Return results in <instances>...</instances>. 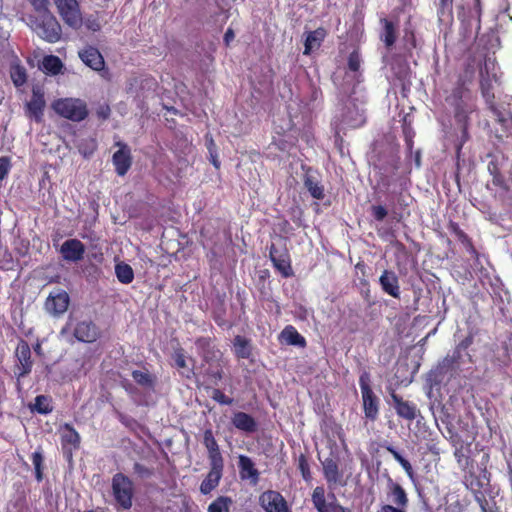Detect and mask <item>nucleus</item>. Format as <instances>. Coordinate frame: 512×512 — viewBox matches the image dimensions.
I'll return each mask as SVG.
<instances>
[{"instance_id":"obj_1","label":"nucleus","mask_w":512,"mask_h":512,"mask_svg":"<svg viewBox=\"0 0 512 512\" xmlns=\"http://www.w3.org/2000/svg\"><path fill=\"white\" fill-rule=\"evenodd\" d=\"M480 80V92L487 105V108L495 116L496 121L505 128L512 126V119L510 116L505 115L500 111L495 102V93L493 82L499 83V77L495 72V63L490 59L484 61L483 67L480 68L479 72Z\"/></svg>"},{"instance_id":"obj_2","label":"nucleus","mask_w":512,"mask_h":512,"mask_svg":"<svg viewBox=\"0 0 512 512\" xmlns=\"http://www.w3.org/2000/svg\"><path fill=\"white\" fill-rule=\"evenodd\" d=\"M60 335L82 343H94L101 336L100 328L90 319L79 320L70 315L60 330Z\"/></svg>"},{"instance_id":"obj_3","label":"nucleus","mask_w":512,"mask_h":512,"mask_svg":"<svg viewBox=\"0 0 512 512\" xmlns=\"http://www.w3.org/2000/svg\"><path fill=\"white\" fill-rule=\"evenodd\" d=\"M24 20L43 40L49 43H56L61 39V25L51 12L41 16L26 15Z\"/></svg>"},{"instance_id":"obj_4","label":"nucleus","mask_w":512,"mask_h":512,"mask_svg":"<svg viewBox=\"0 0 512 512\" xmlns=\"http://www.w3.org/2000/svg\"><path fill=\"white\" fill-rule=\"evenodd\" d=\"M54 111L61 117L73 122H80L88 116L86 103L78 98H61L54 101Z\"/></svg>"},{"instance_id":"obj_5","label":"nucleus","mask_w":512,"mask_h":512,"mask_svg":"<svg viewBox=\"0 0 512 512\" xmlns=\"http://www.w3.org/2000/svg\"><path fill=\"white\" fill-rule=\"evenodd\" d=\"M472 58L465 66L463 74H460L455 82L450 94L446 96L445 101L451 106L467 105L464 101L465 96L469 93L468 85L472 82L475 74Z\"/></svg>"},{"instance_id":"obj_6","label":"nucleus","mask_w":512,"mask_h":512,"mask_svg":"<svg viewBox=\"0 0 512 512\" xmlns=\"http://www.w3.org/2000/svg\"><path fill=\"white\" fill-rule=\"evenodd\" d=\"M112 493L119 508L128 510L132 507L134 487L132 480L123 473H116L112 478Z\"/></svg>"},{"instance_id":"obj_7","label":"nucleus","mask_w":512,"mask_h":512,"mask_svg":"<svg viewBox=\"0 0 512 512\" xmlns=\"http://www.w3.org/2000/svg\"><path fill=\"white\" fill-rule=\"evenodd\" d=\"M370 382L371 378L369 372H362L359 377V386L362 394L363 411L366 418L374 421L379 414V399L374 394Z\"/></svg>"},{"instance_id":"obj_8","label":"nucleus","mask_w":512,"mask_h":512,"mask_svg":"<svg viewBox=\"0 0 512 512\" xmlns=\"http://www.w3.org/2000/svg\"><path fill=\"white\" fill-rule=\"evenodd\" d=\"M311 502L317 512H353L342 506L334 493L326 494L324 486H316L311 493Z\"/></svg>"},{"instance_id":"obj_9","label":"nucleus","mask_w":512,"mask_h":512,"mask_svg":"<svg viewBox=\"0 0 512 512\" xmlns=\"http://www.w3.org/2000/svg\"><path fill=\"white\" fill-rule=\"evenodd\" d=\"M53 2L67 26L76 30L82 27L83 16L78 0H53Z\"/></svg>"},{"instance_id":"obj_10","label":"nucleus","mask_w":512,"mask_h":512,"mask_svg":"<svg viewBox=\"0 0 512 512\" xmlns=\"http://www.w3.org/2000/svg\"><path fill=\"white\" fill-rule=\"evenodd\" d=\"M454 111V120L456 125L461 130V135L456 143V157L459 159L463 145L469 140V125H470V114L472 109L468 105H460L452 107Z\"/></svg>"},{"instance_id":"obj_11","label":"nucleus","mask_w":512,"mask_h":512,"mask_svg":"<svg viewBox=\"0 0 512 512\" xmlns=\"http://www.w3.org/2000/svg\"><path fill=\"white\" fill-rule=\"evenodd\" d=\"M15 376L18 380L29 375L33 368L31 349L27 341L20 339L15 350Z\"/></svg>"},{"instance_id":"obj_12","label":"nucleus","mask_w":512,"mask_h":512,"mask_svg":"<svg viewBox=\"0 0 512 512\" xmlns=\"http://www.w3.org/2000/svg\"><path fill=\"white\" fill-rule=\"evenodd\" d=\"M70 304L69 294L63 289H56L48 295L44 303V309L54 317L63 315Z\"/></svg>"},{"instance_id":"obj_13","label":"nucleus","mask_w":512,"mask_h":512,"mask_svg":"<svg viewBox=\"0 0 512 512\" xmlns=\"http://www.w3.org/2000/svg\"><path fill=\"white\" fill-rule=\"evenodd\" d=\"M259 504L265 512H291L287 500L276 490H266L261 493Z\"/></svg>"},{"instance_id":"obj_14","label":"nucleus","mask_w":512,"mask_h":512,"mask_svg":"<svg viewBox=\"0 0 512 512\" xmlns=\"http://www.w3.org/2000/svg\"><path fill=\"white\" fill-rule=\"evenodd\" d=\"M269 257L273 266L282 277L289 278L294 275L290 254L286 247L278 249L275 244L272 243L269 248Z\"/></svg>"},{"instance_id":"obj_15","label":"nucleus","mask_w":512,"mask_h":512,"mask_svg":"<svg viewBox=\"0 0 512 512\" xmlns=\"http://www.w3.org/2000/svg\"><path fill=\"white\" fill-rule=\"evenodd\" d=\"M323 475L329 489H335L337 486L347 485V479L344 478L343 471L340 469L338 461L332 457L326 458L322 462Z\"/></svg>"},{"instance_id":"obj_16","label":"nucleus","mask_w":512,"mask_h":512,"mask_svg":"<svg viewBox=\"0 0 512 512\" xmlns=\"http://www.w3.org/2000/svg\"><path fill=\"white\" fill-rule=\"evenodd\" d=\"M195 346L204 363L223 362V354L216 347L214 338L198 337L195 340Z\"/></svg>"},{"instance_id":"obj_17","label":"nucleus","mask_w":512,"mask_h":512,"mask_svg":"<svg viewBox=\"0 0 512 512\" xmlns=\"http://www.w3.org/2000/svg\"><path fill=\"white\" fill-rule=\"evenodd\" d=\"M481 15V0H474L473 7L469 8L468 11L464 13L463 18H461L465 36H470L473 28L475 29L476 35L479 33L481 29Z\"/></svg>"},{"instance_id":"obj_18","label":"nucleus","mask_w":512,"mask_h":512,"mask_svg":"<svg viewBox=\"0 0 512 512\" xmlns=\"http://www.w3.org/2000/svg\"><path fill=\"white\" fill-rule=\"evenodd\" d=\"M390 397L393 401V406L396 414L407 421H413L420 413L417 405L414 402L404 400L398 395L394 389H390Z\"/></svg>"},{"instance_id":"obj_19","label":"nucleus","mask_w":512,"mask_h":512,"mask_svg":"<svg viewBox=\"0 0 512 512\" xmlns=\"http://www.w3.org/2000/svg\"><path fill=\"white\" fill-rule=\"evenodd\" d=\"M45 106L44 93L40 89L34 88L30 101L25 104V114L28 118L40 123L43 120Z\"/></svg>"},{"instance_id":"obj_20","label":"nucleus","mask_w":512,"mask_h":512,"mask_svg":"<svg viewBox=\"0 0 512 512\" xmlns=\"http://www.w3.org/2000/svg\"><path fill=\"white\" fill-rule=\"evenodd\" d=\"M210 470L200 484V492L204 495L210 494L216 489L223 475L224 462H209Z\"/></svg>"},{"instance_id":"obj_21","label":"nucleus","mask_w":512,"mask_h":512,"mask_svg":"<svg viewBox=\"0 0 512 512\" xmlns=\"http://www.w3.org/2000/svg\"><path fill=\"white\" fill-rule=\"evenodd\" d=\"M119 149L114 152L112 162L115 167V171L119 176L127 174L132 165L131 150L127 144L118 142Z\"/></svg>"},{"instance_id":"obj_22","label":"nucleus","mask_w":512,"mask_h":512,"mask_svg":"<svg viewBox=\"0 0 512 512\" xmlns=\"http://www.w3.org/2000/svg\"><path fill=\"white\" fill-rule=\"evenodd\" d=\"M60 253L65 261L78 262L84 257L85 245L79 239H68L61 245Z\"/></svg>"},{"instance_id":"obj_23","label":"nucleus","mask_w":512,"mask_h":512,"mask_svg":"<svg viewBox=\"0 0 512 512\" xmlns=\"http://www.w3.org/2000/svg\"><path fill=\"white\" fill-rule=\"evenodd\" d=\"M62 429V449L64 454H67L68 457L71 458L73 451L79 449L80 447L81 437L79 433L75 430V428L69 423H65Z\"/></svg>"},{"instance_id":"obj_24","label":"nucleus","mask_w":512,"mask_h":512,"mask_svg":"<svg viewBox=\"0 0 512 512\" xmlns=\"http://www.w3.org/2000/svg\"><path fill=\"white\" fill-rule=\"evenodd\" d=\"M81 61L92 70H102L105 60L98 48L87 45L78 52Z\"/></svg>"},{"instance_id":"obj_25","label":"nucleus","mask_w":512,"mask_h":512,"mask_svg":"<svg viewBox=\"0 0 512 512\" xmlns=\"http://www.w3.org/2000/svg\"><path fill=\"white\" fill-rule=\"evenodd\" d=\"M379 284L384 293L396 299L400 298L399 279L394 271L385 269L379 277Z\"/></svg>"},{"instance_id":"obj_26","label":"nucleus","mask_w":512,"mask_h":512,"mask_svg":"<svg viewBox=\"0 0 512 512\" xmlns=\"http://www.w3.org/2000/svg\"><path fill=\"white\" fill-rule=\"evenodd\" d=\"M387 497L392 503L391 505L408 507L409 498L406 490L391 478L387 483Z\"/></svg>"},{"instance_id":"obj_27","label":"nucleus","mask_w":512,"mask_h":512,"mask_svg":"<svg viewBox=\"0 0 512 512\" xmlns=\"http://www.w3.org/2000/svg\"><path fill=\"white\" fill-rule=\"evenodd\" d=\"M231 423L236 429L248 434L256 432L258 428L255 418L242 411L233 413Z\"/></svg>"},{"instance_id":"obj_28","label":"nucleus","mask_w":512,"mask_h":512,"mask_svg":"<svg viewBox=\"0 0 512 512\" xmlns=\"http://www.w3.org/2000/svg\"><path fill=\"white\" fill-rule=\"evenodd\" d=\"M239 475L242 480H251L253 484L259 481V471L255 468L252 459L246 455H240L238 458Z\"/></svg>"},{"instance_id":"obj_29","label":"nucleus","mask_w":512,"mask_h":512,"mask_svg":"<svg viewBox=\"0 0 512 512\" xmlns=\"http://www.w3.org/2000/svg\"><path fill=\"white\" fill-rule=\"evenodd\" d=\"M448 230L455 235L456 239L465 247L466 251L475 259H478L479 253L475 248L471 238L460 228L459 224L450 220Z\"/></svg>"},{"instance_id":"obj_30","label":"nucleus","mask_w":512,"mask_h":512,"mask_svg":"<svg viewBox=\"0 0 512 512\" xmlns=\"http://www.w3.org/2000/svg\"><path fill=\"white\" fill-rule=\"evenodd\" d=\"M203 445L207 449L209 462H224L220 447L214 437L212 429L203 433Z\"/></svg>"},{"instance_id":"obj_31","label":"nucleus","mask_w":512,"mask_h":512,"mask_svg":"<svg viewBox=\"0 0 512 512\" xmlns=\"http://www.w3.org/2000/svg\"><path fill=\"white\" fill-rule=\"evenodd\" d=\"M279 341L287 345L304 348L307 345L306 339L292 325H287L279 335Z\"/></svg>"},{"instance_id":"obj_32","label":"nucleus","mask_w":512,"mask_h":512,"mask_svg":"<svg viewBox=\"0 0 512 512\" xmlns=\"http://www.w3.org/2000/svg\"><path fill=\"white\" fill-rule=\"evenodd\" d=\"M326 37V30L319 27L314 31L306 33L304 41V54L309 55L314 49H318Z\"/></svg>"},{"instance_id":"obj_33","label":"nucleus","mask_w":512,"mask_h":512,"mask_svg":"<svg viewBox=\"0 0 512 512\" xmlns=\"http://www.w3.org/2000/svg\"><path fill=\"white\" fill-rule=\"evenodd\" d=\"M133 380L145 389H154L157 377L151 373L147 368L143 370H133L131 373Z\"/></svg>"},{"instance_id":"obj_34","label":"nucleus","mask_w":512,"mask_h":512,"mask_svg":"<svg viewBox=\"0 0 512 512\" xmlns=\"http://www.w3.org/2000/svg\"><path fill=\"white\" fill-rule=\"evenodd\" d=\"M234 354L238 359H248L252 355L251 340L237 335L233 340Z\"/></svg>"},{"instance_id":"obj_35","label":"nucleus","mask_w":512,"mask_h":512,"mask_svg":"<svg viewBox=\"0 0 512 512\" xmlns=\"http://www.w3.org/2000/svg\"><path fill=\"white\" fill-rule=\"evenodd\" d=\"M208 366L204 369V376L214 385L223 379L224 371L222 362H206Z\"/></svg>"},{"instance_id":"obj_36","label":"nucleus","mask_w":512,"mask_h":512,"mask_svg":"<svg viewBox=\"0 0 512 512\" xmlns=\"http://www.w3.org/2000/svg\"><path fill=\"white\" fill-rule=\"evenodd\" d=\"M172 358L177 369L181 370L180 373L183 377L190 379L194 374L193 369L187 366L186 356L183 348L175 349Z\"/></svg>"},{"instance_id":"obj_37","label":"nucleus","mask_w":512,"mask_h":512,"mask_svg":"<svg viewBox=\"0 0 512 512\" xmlns=\"http://www.w3.org/2000/svg\"><path fill=\"white\" fill-rule=\"evenodd\" d=\"M10 78L15 87L19 88L27 82L26 68L19 62H13L10 65Z\"/></svg>"},{"instance_id":"obj_38","label":"nucleus","mask_w":512,"mask_h":512,"mask_svg":"<svg viewBox=\"0 0 512 512\" xmlns=\"http://www.w3.org/2000/svg\"><path fill=\"white\" fill-rule=\"evenodd\" d=\"M381 23L383 25V33L381 35V39L385 46L390 48L396 42V26L392 21L386 18L381 19Z\"/></svg>"},{"instance_id":"obj_39","label":"nucleus","mask_w":512,"mask_h":512,"mask_svg":"<svg viewBox=\"0 0 512 512\" xmlns=\"http://www.w3.org/2000/svg\"><path fill=\"white\" fill-rule=\"evenodd\" d=\"M304 186L314 199L322 200L325 197L323 185L314 177L309 175L305 176Z\"/></svg>"},{"instance_id":"obj_40","label":"nucleus","mask_w":512,"mask_h":512,"mask_svg":"<svg viewBox=\"0 0 512 512\" xmlns=\"http://www.w3.org/2000/svg\"><path fill=\"white\" fill-rule=\"evenodd\" d=\"M115 274L118 281L122 284H130L134 280V271L132 267L125 262H120L115 265Z\"/></svg>"},{"instance_id":"obj_41","label":"nucleus","mask_w":512,"mask_h":512,"mask_svg":"<svg viewBox=\"0 0 512 512\" xmlns=\"http://www.w3.org/2000/svg\"><path fill=\"white\" fill-rule=\"evenodd\" d=\"M43 69L52 75H57L63 68V63L59 57L54 55L45 56L42 62Z\"/></svg>"},{"instance_id":"obj_42","label":"nucleus","mask_w":512,"mask_h":512,"mask_svg":"<svg viewBox=\"0 0 512 512\" xmlns=\"http://www.w3.org/2000/svg\"><path fill=\"white\" fill-rule=\"evenodd\" d=\"M232 503L233 501L230 497L219 496L209 504L207 512H230Z\"/></svg>"},{"instance_id":"obj_43","label":"nucleus","mask_w":512,"mask_h":512,"mask_svg":"<svg viewBox=\"0 0 512 512\" xmlns=\"http://www.w3.org/2000/svg\"><path fill=\"white\" fill-rule=\"evenodd\" d=\"M51 398L45 395H38L35 398V402L32 406V410L39 414L47 415L52 412L53 406L51 404Z\"/></svg>"},{"instance_id":"obj_44","label":"nucleus","mask_w":512,"mask_h":512,"mask_svg":"<svg viewBox=\"0 0 512 512\" xmlns=\"http://www.w3.org/2000/svg\"><path fill=\"white\" fill-rule=\"evenodd\" d=\"M385 448L405 470L408 477L413 480L414 470L411 463L407 459H405L393 446L387 445Z\"/></svg>"},{"instance_id":"obj_45","label":"nucleus","mask_w":512,"mask_h":512,"mask_svg":"<svg viewBox=\"0 0 512 512\" xmlns=\"http://www.w3.org/2000/svg\"><path fill=\"white\" fill-rule=\"evenodd\" d=\"M463 350H458V346H456L453 350V353L452 355H447L442 363H441V368L442 369H445V371H448L450 369H452L455 365H458L462 362V358H463Z\"/></svg>"},{"instance_id":"obj_46","label":"nucleus","mask_w":512,"mask_h":512,"mask_svg":"<svg viewBox=\"0 0 512 512\" xmlns=\"http://www.w3.org/2000/svg\"><path fill=\"white\" fill-rule=\"evenodd\" d=\"M31 460L34 465L35 478L38 482H41L43 480V469H44V466H43L44 456H43L41 447H39L37 451L32 453Z\"/></svg>"},{"instance_id":"obj_47","label":"nucleus","mask_w":512,"mask_h":512,"mask_svg":"<svg viewBox=\"0 0 512 512\" xmlns=\"http://www.w3.org/2000/svg\"><path fill=\"white\" fill-rule=\"evenodd\" d=\"M297 467L301 473L303 480L305 482H311L313 477L307 455L301 453L298 456Z\"/></svg>"},{"instance_id":"obj_48","label":"nucleus","mask_w":512,"mask_h":512,"mask_svg":"<svg viewBox=\"0 0 512 512\" xmlns=\"http://www.w3.org/2000/svg\"><path fill=\"white\" fill-rule=\"evenodd\" d=\"M464 483L473 494L481 492L484 487L483 481L474 472H470L467 476H465Z\"/></svg>"},{"instance_id":"obj_49","label":"nucleus","mask_w":512,"mask_h":512,"mask_svg":"<svg viewBox=\"0 0 512 512\" xmlns=\"http://www.w3.org/2000/svg\"><path fill=\"white\" fill-rule=\"evenodd\" d=\"M17 261L14 260L12 253L8 249L0 251V269L4 271L14 270Z\"/></svg>"},{"instance_id":"obj_50","label":"nucleus","mask_w":512,"mask_h":512,"mask_svg":"<svg viewBox=\"0 0 512 512\" xmlns=\"http://www.w3.org/2000/svg\"><path fill=\"white\" fill-rule=\"evenodd\" d=\"M475 501L478 503L481 512H494L496 502L492 500V504L486 499L483 491L473 494Z\"/></svg>"},{"instance_id":"obj_51","label":"nucleus","mask_w":512,"mask_h":512,"mask_svg":"<svg viewBox=\"0 0 512 512\" xmlns=\"http://www.w3.org/2000/svg\"><path fill=\"white\" fill-rule=\"evenodd\" d=\"M504 354L502 357H497V361L502 367H508L512 364V337L503 344Z\"/></svg>"},{"instance_id":"obj_52","label":"nucleus","mask_w":512,"mask_h":512,"mask_svg":"<svg viewBox=\"0 0 512 512\" xmlns=\"http://www.w3.org/2000/svg\"><path fill=\"white\" fill-rule=\"evenodd\" d=\"M33 7L34 12L30 15L41 16L51 12L49 10V0H28Z\"/></svg>"},{"instance_id":"obj_53","label":"nucleus","mask_w":512,"mask_h":512,"mask_svg":"<svg viewBox=\"0 0 512 512\" xmlns=\"http://www.w3.org/2000/svg\"><path fill=\"white\" fill-rule=\"evenodd\" d=\"M134 473L141 479H148L154 475V469L149 468L139 462H135L133 465Z\"/></svg>"},{"instance_id":"obj_54","label":"nucleus","mask_w":512,"mask_h":512,"mask_svg":"<svg viewBox=\"0 0 512 512\" xmlns=\"http://www.w3.org/2000/svg\"><path fill=\"white\" fill-rule=\"evenodd\" d=\"M211 398L221 405H231L233 398L226 396L220 389L214 388L212 390Z\"/></svg>"},{"instance_id":"obj_55","label":"nucleus","mask_w":512,"mask_h":512,"mask_svg":"<svg viewBox=\"0 0 512 512\" xmlns=\"http://www.w3.org/2000/svg\"><path fill=\"white\" fill-rule=\"evenodd\" d=\"M371 215L376 221L382 222L387 217L388 211L382 205H373L371 207Z\"/></svg>"},{"instance_id":"obj_56","label":"nucleus","mask_w":512,"mask_h":512,"mask_svg":"<svg viewBox=\"0 0 512 512\" xmlns=\"http://www.w3.org/2000/svg\"><path fill=\"white\" fill-rule=\"evenodd\" d=\"M489 170L493 176L492 183L497 187L506 188L504 176L501 174L499 169L496 166H494L493 169H491V167L489 166Z\"/></svg>"},{"instance_id":"obj_57","label":"nucleus","mask_w":512,"mask_h":512,"mask_svg":"<svg viewBox=\"0 0 512 512\" xmlns=\"http://www.w3.org/2000/svg\"><path fill=\"white\" fill-rule=\"evenodd\" d=\"M361 59L357 51L350 53L348 57V68L350 71L357 72L360 69Z\"/></svg>"},{"instance_id":"obj_58","label":"nucleus","mask_w":512,"mask_h":512,"mask_svg":"<svg viewBox=\"0 0 512 512\" xmlns=\"http://www.w3.org/2000/svg\"><path fill=\"white\" fill-rule=\"evenodd\" d=\"M474 342V335L473 333H469L466 337H464L456 346H458V350H463L466 354V356L469 357L471 360L470 354L467 352L468 348L473 344Z\"/></svg>"},{"instance_id":"obj_59","label":"nucleus","mask_w":512,"mask_h":512,"mask_svg":"<svg viewBox=\"0 0 512 512\" xmlns=\"http://www.w3.org/2000/svg\"><path fill=\"white\" fill-rule=\"evenodd\" d=\"M11 169V161L9 157H0V181L3 180Z\"/></svg>"},{"instance_id":"obj_60","label":"nucleus","mask_w":512,"mask_h":512,"mask_svg":"<svg viewBox=\"0 0 512 512\" xmlns=\"http://www.w3.org/2000/svg\"><path fill=\"white\" fill-rule=\"evenodd\" d=\"M463 511H464V506L459 499L448 504L445 508V512H463Z\"/></svg>"},{"instance_id":"obj_61","label":"nucleus","mask_w":512,"mask_h":512,"mask_svg":"<svg viewBox=\"0 0 512 512\" xmlns=\"http://www.w3.org/2000/svg\"><path fill=\"white\" fill-rule=\"evenodd\" d=\"M406 509L407 507L385 504L381 507L380 512H406Z\"/></svg>"},{"instance_id":"obj_62","label":"nucleus","mask_w":512,"mask_h":512,"mask_svg":"<svg viewBox=\"0 0 512 512\" xmlns=\"http://www.w3.org/2000/svg\"><path fill=\"white\" fill-rule=\"evenodd\" d=\"M405 41L409 44V49H414L416 48V37H415V33L414 31L410 30H406L405 31Z\"/></svg>"},{"instance_id":"obj_63","label":"nucleus","mask_w":512,"mask_h":512,"mask_svg":"<svg viewBox=\"0 0 512 512\" xmlns=\"http://www.w3.org/2000/svg\"><path fill=\"white\" fill-rule=\"evenodd\" d=\"M96 114L98 118L105 120L110 116V107L108 105L100 106L97 109Z\"/></svg>"},{"instance_id":"obj_64","label":"nucleus","mask_w":512,"mask_h":512,"mask_svg":"<svg viewBox=\"0 0 512 512\" xmlns=\"http://www.w3.org/2000/svg\"><path fill=\"white\" fill-rule=\"evenodd\" d=\"M86 27L93 32H97L101 29L100 23L97 19H92L91 17L86 20Z\"/></svg>"}]
</instances>
